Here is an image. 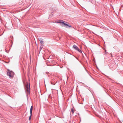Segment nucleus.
<instances>
[{"mask_svg":"<svg viewBox=\"0 0 123 123\" xmlns=\"http://www.w3.org/2000/svg\"><path fill=\"white\" fill-rule=\"evenodd\" d=\"M14 73L11 71H9L7 73V74L10 77H12L14 75Z\"/></svg>","mask_w":123,"mask_h":123,"instance_id":"f03ea898","label":"nucleus"},{"mask_svg":"<svg viewBox=\"0 0 123 123\" xmlns=\"http://www.w3.org/2000/svg\"><path fill=\"white\" fill-rule=\"evenodd\" d=\"M43 47V46H42V45L40 47V50H41L42 49Z\"/></svg>","mask_w":123,"mask_h":123,"instance_id":"1a4fd4ad","label":"nucleus"},{"mask_svg":"<svg viewBox=\"0 0 123 123\" xmlns=\"http://www.w3.org/2000/svg\"><path fill=\"white\" fill-rule=\"evenodd\" d=\"M73 47L75 49L77 50L78 52L80 53H82L81 51L79 49L78 47L75 45H74L73 46Z\"/></svg>","mask_w":123,"mask_h":123,"instance_id":"7ed1b4c3","label":"nucleus"},{"mask_svg":"<svg viewBox=\"0 0 123 123\" xmlns=\"http://www.w3.org/2000/svg\"><path fill=\"white\" fill-rule=\"evenodd\" d=\"M62 22H64V21H63L61 20V21H59V22H55L57 23H62Z\"/></svg>","mask_w":123,"mask_h":123,"instance_id":"0eeeda50","label":"nucleus"},{"mask_svg":"<svg viewBox=\"0 0 123 123\" xmlns=\"http://www.w3.org/2000/svg\"><path fill=\"white\" fill-rule=\"evenodd\" d=\"M26 91L27 92V93L28 94H30V84L29 83H27V84L26 86Z\"/></svg>","mask_w":123,"mask_h":123,"instance_id":"f257e3e1","label":"nucleus"},{"mask_svg":"<svg viewBox=\"0 0 123 123\" xmlns=\"http://www.w3.org/2000/svg\"><path fill=\"white\" fill-rule=\"evenodd\" d=\"M66 28H68V27H66Z\"/></svg>","mask_w":123,"mask_h":123,"instance_id":"9d476101","label":"nucleus"},{"mask_svg":"<svg viewBox=\"0 0 123 123\" xmlns=\"http://www.w3.org/2000/svg\"><path fill=\"white\" fill-rule=\"evenodd\" d=\"M32 110H33V106H31V107L30 110V112L31 115L29 117V120H30L31 118Z\"/></svg>","mask_w":123,"mask_h":123,"instance_id":"20e7f679","label":"nucleus"},{"mask_svg":"<svg viewBox=\"0 0 123 123\" xmlns=\"http://www.w3.org/2000/svg\"><path fill=\"white\" fill-rule=\"evenodd\" d=\"M62 24H63L64 25L68 26H69V27H72V26L71 25H69L68 24H66L64 22H62Z\"/></svg>","mask_w":123,"mask_h":123,"instance_id":"39448f33","label":"nucleus"},{"mask_svg":"<svg viewBox=\"0 0 123 123\" xmlns=\"http://www.w3.org/2000/svg\"><path fill=\"white\" fill-rule=\"evenodd\" d=\"M71 112L72 113V114H73L74 113V111L73 108H72L71 109Z\"/></svg>","mask_w":123,"mask_h":123,"instance_id":"6e6552de","label":"nucleus"},{"mask_svg":"<svg viewBox=\"0 0 123 123\" xmlns=\"http://www.w3.org/2000/svg\"><path fill=\"white\" fill-rule=\"evenodd\" d=\"M39 41L41 44H43V39H40L39 40Z\"/></svg>","mask_w":123,"mask_h":123,"instance_id":"423d86ee","label":"nucleus"}]
</instances>
